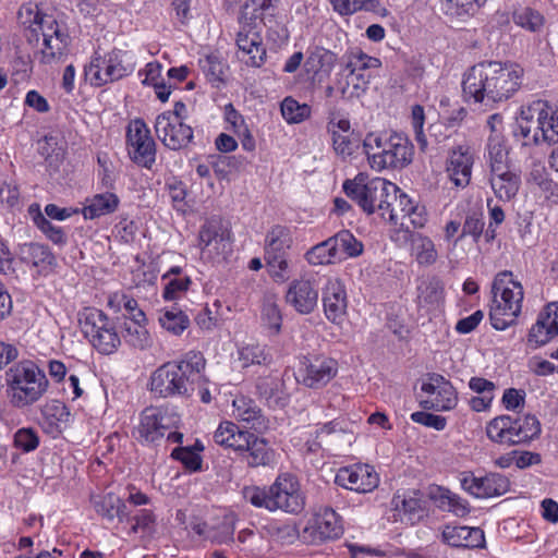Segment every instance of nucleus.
<instances>
[{
	"instance_id": "774afa93",
	"label": "nucleus",
	"mask_w": 558,
	"mask_h": 558,
	"mask_svg": "<svg viewBox=\"0 0 558 558\" xmlns=\"http://www.w3.org/2000/svg\"><path fill=\"white\" fill-rule=\"evenodd\" d=\"M190 284V277L169 279L163 290V298L168 301L175 300L189 289Z\"/></svg>"
},
{
	"instance_id": "13d9d810",
	"label": "nucleus",
	"mask_w": 558,
	"mask_h": 558,
	"mask_svg": "<svg viewBox=\"0 0 558 558\" xmlns=\"http://www.w3.org/2000/svg\"><path fill=\"white\" fill-rule=\"evenodd\" d=\"M134 524L131 526V533H142L151 535L156 527V515L149 509L140 510L133 518Z\"/></svg>"
},
{
	"instance_id": "c756f323",
	"label": "nucleus",
	"mask_w": 558,
	"mask_h": 558,
	"mask_svg": "<svg viewBox=\"0 0 558 558\" xmlns=\"http://www.w3.org/2000/svg\"><path fill=\"white\" fill-rule=\"evenodd\" d=\"M311 529L320 539L337 538L343 531L339 515L329 507L320 508L314 514Z\"/></svg>"
},
{
	"instance_id": "8fccbe9b",
	"label": "nucleus",
	"mask_w": 558,
	"mask_h": 558,
	"mask_svg": "<svg viewBox=\"0 0 558 558\" xmlns=\"http://www.w3.org/2000/svg\"><path fill=\"white\" fill-rule=\"evenodd\" d=\"M534 112L522 111L521 120L519 121L518 130L514 132L515 136L523 140V145L539 144L541 137L537 125L532 121Z\"/></svg>"
},
{
	"instance_id": "72a5a7b5",
	"label": "nucleus",
	"mask_w": 558,
	"mask_h": 558,
	"mask_svg": "<svg viewBox=\"0 0 558 558\" xmlns=\"http://www.w3.org/2000/svg\"><path fill=\"white\" fill-rule=\"evenodd\" d=\"M247 451L246 463L251 468L268 466L275 462L276 453L268 442L251 434L250 445L245 447Z\"/></svg>"
},
{
	"instance_id": "69168bd1",
	"label": "nucleus",
	"mask_w": 558,
	"mask_h": 558,
	"mask_svg": "<svg viewBox=\"0 0 558 558\" xmlns=\"http://www.w3.org/2000/svg\"><path fill=\"white\" fill-rule=\"evenodd\" d=\"M484 220L481 215L472 214L466 216L462 227V232L458 240L471 235L475 242L481 238L484 230Z\"/></svg>"
},
{
	"instance_id": "2f4dec72",
	"label": "nucleus",
	"mask_w": 558,
	"mask_h": 558,
	"mask_svg": "<svg viewBox=\"0 0 558 558\" xmlns=\"http://www.w3.org/2000/svg\"><path fill=\"white\" fill-rule=\"evenodd\" d=\"M90 500L95 511L108 521H122L128 514L125 502L113 493L93 495Z\"/></svg>"
},
{
	"instance_id": "5701e85b",
	"label": "nucleus",
	"mask_w": 558,
	"mask_h": 558,
	"mask_svg": "<svg viewBox=\"0 0 558 558\" xmlns=\"http://www.w3.org/2000/svg\"><path fill=\"white\" fill-rule=\"evenodd\" d=\"M323 305L326 317L339 324L347 313V292L344 284L338 278H329L323 289Z\"/></svg>"
},
{
	"instance_id": "412c9836",
	"label": "nucleus",
	"mask_w": 558,
	"mask_h": 558,
	"mask_svg": "<svg viewBox=\"0 0 558 558\" xmlns=\"http://www.w3.org/2000/svg\"><path fill=\"white\" fill-rule=\"evenodd\" d=\"M474 155L466 145H459L450 150L446 171L450 181L457 187H465L471 182Z\"/></svg>"
},
{
	"instance_id": "393cba45",
	"label": "nucleus",
	"mask_w": 558,
	"mask_h": 558,
	"mask_svg": "<svg viewBox=\"0 0 558 558\" xmlns=\"http://www.w3.org/2000/svg\"><path fill=\"white\" fill-rule=\"evenodd\" d=\"M441 537L451 547L474 549L485 546L484 531L480 527L446 525Z\"/></svg>"
},
{
	"instance_id": "7ed1b4c3",
	"label": "nucleus",
	"mask_w": 558,
	"mask_h": 558,
	"mask_svg": "<svg viewBox=\"0 0 558 558\" xmlns=\"http://www.w3.org/2000/svg\"><path fill=\"white\" fill-rule=\"evenodd\" d=\"M242 494L244 499L254 507L269 511L300 513L305 506L299 481L290 473L278 475L269 487L246 486Z\"/></svg>"
},
{
	"instance_id": "ea45409f",
	"label": "nucleus",
	"mask_w": 558,
	"mask_h": 558,
	"mask_svg": "<svg viewBox=\"0 0 558 558\" xmlns=\"http://www.w3.org/2000/svg\"><path fill=\"white\" fill-rule=\"evenodd\" d=\"M158 320L165 330L174 336H180L190 326L189 316L175 306L163 311Z\"/></svg>"
},
{
	"instance_id": "1a4fd4ad",
	"label": "nucleus",
	"mask_w": 558,
	"mask_h": 558,
	"mask_svg": "<svg viewBox=\"0 0 558 558\" xmlns=\"http://www.w3.org/2000/svg\"><path fill=\"white\" fill-rule=\"evenodd\" d=\"M541 433V424L534 415L513 417L501 415L486 426L487 437L500 445L514 446L529 442Z\"/></svg>"
},
{
	"instance_id": "c03bdc74",
	"label": "nucleus",
	"mask_w": 558,
	"mask_h": 558,
	"mask_svg": "<svg viewBox=\"0 0 558 558\" xmlns=\"http://www.w3.org/2000/svg\"><path fill=\"white\" fill-rule=\"evenodd\" d=\"M436 498L439 502V508L452 512L457 517H464L470 512L468 501L447 488H438V496Z\"/></svg>"
},
{
	"instance_id": "b1692460",
	"label": "nucleus",
	"mask_w": 558,
	"mask_h": 558,
	"mask_svg": "<svg viewBox=\"0 0 558 558\" xmlns=\"http://www.w3.org/2000/svg\"><path fill=\"white\" fill-rule=\"evenodd\" d=\"M527 112L537 113L536 125L541 142L547 144L558 143V109H554L546 101H534Z\"/></svg>"
},
{
	"instance_id": "6e6552de",
	"label": "nucleus",
	"mask_w": 558,
	"mask_h": 558,
	"mask_svg": "<svg viewBox=\"0 0 558 558\" xmlns=\"http://www.w3.org/2000/svg\"><path fill=\"white\" fill-rule=\"evenodd\" d=\"M494 305L489 312L492 326L505 330L511 326L522 310L523 287L513 280L511 271L499 272L493 283Z\"/></svg>"
},
{
	"instance_id": "338daca9",
	"label": "nucleus",
	"mask_w": 558,
	"mask_h": 558,
	"mask_svg": "<svg viewBox=\"0 0 558 558\" xmlns=\"http://www.w3.org/2000/svg\"><path fill=\"white\" fill-rule=\"evenodd\" d=\"M262 317L270 329L275 332L280 331L282 317L277 304L266 301L263 305Z\"/></svg>"
},
{
	"instance_id": "9b49d317",
	"label": "nucleus",
	"mask_w": 558,
	"mask_h": 558,
	"mask_svg": "<svg viewBox=\"0 0 558 558\" xmlns=\"http://www.w3.org/2000/svg\"><path fill=\"white\" fill-rule=\"evenodd\" d=\"M293 239L289 228L276 225L265 236L264 259L269 275L277 282H284L291 276L289 250Z\"/></svg>"
},
{
	"instance_id": "4be33fe9",
	"label": "nucleus",
	"mask_w": 558,
	"mask_h": 558,
	"mask_svg": "<svg viewBox=\"0 0 558 558\" xmlns=\"http://www.w3.org/2000/svg\"><path fill=\"white\" fill-rule=\"evenodd\" d=\"M286 300L298 313H312L318 302V289L315 286V280L305 278L293 280L287 291Z\"/></svg>"
},
{
	"instance_id": "0eeeda50",
	"label": "nucleus",
	"mask_w": 558,
	"mask_h": 558,
	"mask_svg": "<svg viewBox=\"0 0 558 558\" xmlns=\"http://www.w3.org/2000/svg\"><path fill=\"white\" fill-rule=\"evenodd\" d=\"M343 191L364 213H378L386 219L389 206L393 205L392 201H397L399 187L383 178L366 181L363 174H359L353 180L344 181Z\"/></svg>"
},
{
	"instance_id": "e2e57ef3",
	"label": "nucleus",
	"mask_w": 558,
	"mask_h": 558,
	"mask_svg": "<svg viewBox=\"0 0 558 558\" xmlns=\"http://www.w3.org/2000/svg\"><path fill=\"white\" fill-rule=\"evenodd\" d=\"M199 63L208 81L213 83L222 82L225 73L223 64L217 57L207 56L205 59L201 60Z\"/></svg>"
},
{
	"instance_id": "f3484780",
	"label": "nucleus",
	"mask_w": 558,
	"mask_h": 558,
	"mask_svg": "<svg viewBox=\"0 0 558 558\" xmlns=\"http://www.w3.org/2000/svg\"><path fill=\"white\" fill-rule=\"evenodd\" d=\"M336 484L356 493H369L379 484V476L369 464H353L341 468L335 478Z\"/></svg>"
},
{
	"instance_id": "f8f14e48",
	"label": "nucleus",
	"mask_w": 558,
	"mask_h": 558,
	"mask_svg": "<svg viewBox=\"0 0 558 558\" xmlns=\"http://www.w3.org/2000/svg\"><path fill=\"white\" fill-rule=\"evenodd\" d=\"M82 332L92 345L101 354H112L121 340L113 324L100 310L88 307L80 314Z\"/></svg>"
},
{
	"instance_id": "de8ad7c7",
	"label": "nucleus",
	"mask_w": 558,
	"mask_h": 558,
	"mask_svg": "<svg viewBox=\"0 0 558 558\" xmlns=\"http://www.w3.org/2000/svg\"><path fill=\"white\" fill-rule=\"evenodd\" d=\"M337 255L344 253L348 257H356L363 253V244L350 231L342 230L331 236Z\"/></svg>"
},
{
	"instance_id": "c9c22d12",
	"label": "nucleus",
	"mask_w": 558,
	"mask_h": 558,
	"mask_svg": "<svg viewBox=\"0 0 558 558\" xmlns=\"http://www.w3.org/2000/svg\"><path fill=\"white\" fill-rule=\"evenodd\" d=\"M233 415L236 420L251 424L252 427H259L264 424L262 410L255 401L244 396L233 400Z\"/></svg>"
},
{
	"instance_id": "79ce46f5",
	"label": "nucleus",
	"mask_w": 558,
	"mask_h": 558,
	"mask_svg": "<svg viewBox=\"0 0 558 558\" xmlns=\"http://www.w3.org/2000/svg\"><path fill=\"white\" fill-rule=\"evenodd\" d=\"M305 259L310 265L324 266L329 265L338 258L331 238L314 245L305 253Z\"/></svg>"
},
{
	"instance_id": "9d476101",
	"label": "nucleus",
	"mask_w": 558,
	"mask_h": 558,
	"mask_svg": "<svg viewBox=\"0 0 558 558\" xmlns=\"http://www.w3.org/2000/svg\"><path fill=\"white\" fill-rule=\"evenodd\" d=\"M180 415L170 407H147L133 428V437L142 445H158L169 429L178 428Z\"/></svg>"
},
{
	"instance_id": "a18cd8bd",
	"label": "nucleus",
	"mask_w": 558,
	"mask_h": 558,
	"mask_svg": "<svg viewBox=\"0 0 558 558\" xmlns=\"http://www.w3.org/2000/svg\"><path fill=\"white\" fill-rule=\"evenodd\" d=\"M238 356L242 367H248L255 364H267L271 360V356L266 351V348L258 343L245 344L241 347L238 350Z\"/></svg>"
},
{
	"instance_id": "ddd939ff",
	"label": "nucleus",
	"mask_w": 558,
	"mask_h": 558,
	"mask_svg": "<svg viewBox=\"0 0 558 558\" xmlns=\"http://www.w3.org/2000/svg\"><path fill=\"white\" fill-rule=\"evenodd\" d=\"M126 148L131 160L150 169L156 160V143L150 130L141 119L132 120L126 130Z\"/></svg>"
},
{
	"instance_id": "58836bf2",
	"label": "nucleus",
	"mask_w": 558,
	"mask_h": 558,
	"mask_svg": "<svg viewBox=\"0 0 558 558\" xmlns=\"http://www.w3.org/2000/svg\"><path fill=\"white\" fill-rule=\"evenodd\" d=\"M442 287L439 281H429L418 287L417 303L421 308L436 311L442 302Z\"/></svg>"
},
{
	"instance_id": "5fc2aeb1",
	"label": "nucleus",
	"mask_w": 558,
	"mask_h": 558,
	"mask_svg": "<svg viewBox=\"0 0 558 558\" xmlns=\"http://www.w3.org/2000/svg\"><path fill=\"white\" fill-rule=\"evenodd\" d=\"M486 0H444L445 13L452 16L473 14Z\"/></svg>"
},
{
	"instance_id": "bb28decb",
	"label": "nucleus",
	"mask_w": 558,
	"mask_h": 558,
	"mask_svg": "<svg viewBox=\"0 0 558 558\" xmlns=\"http://www.w3.org/2000/svg\"><path fill=\"white\" fill-rule=\"evenodd\" d=\"M236 46L239 48L238 56L250 52L251 48L255 49V56L250 57L247 65L259 68L264 64L266 49L263 46L262 37L255 27L243 25L236 35Z\"/></svg>"
},
{
	"instance_id": "bf43d9fd",
	"label": "nucleus",
	"mask_w": 558,
	"mask_h": 558,
	"mask_svg": "<svg viewBox=\"0 0 558 558\" xmlns=\"http://www.w3.org/2000/svg\"><path fill=\"white\" fill-rule=\"evenodd\" d=\"M171 457L181 461L190 472H196L202 469V458L192 447H178L172 450Z\"/></svg>"
},
{
	"instance_id": "6e6d98bb",
	"label": "nucleus",
	"mask_w": 558,
	"mask_h": 558,
	"mask_svg": "<svg viewBox=\"0 0 558 558\" xmlns=\"http://www.w3.org/2000/svg\"><path fill=\"white\" fill-rule=\"evenodd\" d=\"M514 22L530 32H539L544 26V16L538 11L525 8L514 14Z\"/></svg>"
},
{
	"instance_id": "680f3d73",
	"label": "nucleus",
	"mask_w": 558,
	"mask_h": 558,
	"mask_svg": "<svg viewBox=\"0 0 558 558\" xmlns=\"http://www.w3.org/2000/svg\"><path fill=\"white\" fill-rule=\"evenodd\" d=\"M332 146L338 156L345 159L351 156L357 148V141L353 140L350 134H340L333 132Z\"/></svg>"
},
{
	"instance_id": "f03ea898",
	"label": "nucleus",
	"mask_w": 558,
	"mask_h": 558,
	"mask_svg": "<svg viewBox=\"0 0 558 558\" xmlns=\"http://www.w3.org/2000/svg\"><path fill=\"white\" fill-rule=\"evenodd\" d=\"M205 359L201 352L190 351L178 362H167L150 376V390L159 397L190 396L202 378Z\"/></svg>"
},
{
	"instance_id": "a19ab883",
	"label": "nucleus",
	"mask_w": 558,
	"mask_h": 558,
	"mask_svg": "<svg viewBox=\"0 0 558 558\" xmlns=\"http://www.w3.org/2000/svg\"><path fill=\"white\" fill-rule=\"evenodd\" d=\"M29 213L36 227L54 244L63 245L66 243V235L62 228L52 225L39 210L38 205H31Z\"/></svg>"
},
{
	"instance_id": "37998d69",
	"label": "nucleus",
	"mask_w": 558,
	"mask_h": 558,
	"mask_svg": "<svg viewBox=\"0 0 558 558\" xmlns=\"http://www.w3.org/2000/svg\"><path fill=\"white\" fill-rule=\"evenodd\" d=\"M282 118L289 124H299L311 117L312 109L307 104H300L293 97H286L280 105Z\"/></svg>"
},
{
	"instance_id": "f704fd0d",
	"label": "nucleus",
	"mask_w": 558,
	"mask_h": 558,
	"mask_svg": "<svg viewBox=\"0 0 558 558\" xmlns=\"http://www.w3.org/2000/svg\"><path fill=\"white\" fill-rule=\"evenodd\" d=\"M119 205V198L113 193H102L93 196L88 204L83 208V215L86 219H95L113 213Z\"/></svg>"
},
{
	"instance_id": "4d7b16f0",
	"label": "nucleus",
	"mask_w": 558,
	"mask_h": 558,
	"mask_svg": "<svg viewBox=\"0 0 558 558\" xmlns=\"http://www.w3.org/2000/svg\"><path fill=\"white\" fill-rule=\"evenodd\" d=\"M202 253L213 259L226 258L232 252L231 235L213 240L211 243L198 245Z\"/></svg>"
},
{
	"instance_id": "4468645a",
	"label": "nucleus",
	"mask_w": 558,
	"mask_h": 558,
	"mask_svg": "<svg viewBox=\"0 0 558 558\" xmlns=\"http://www.w3.org/2000/svg\"><path fill=\"white\" fill-rule=\"evenodd\" d=\"M338 372L337 361L324 355L303 356L300 361L295 378L299 384L319 389L326 386Z\"/></svg>"
},
{
	"instance_id": "c85d7f7f",
	"label": "nucleus",
	"mask_w": 558,
	"mask_h": 558,
	"mask_svg": "<svg viewBox=\"0 0 558 558\" xmlns=\"http://www.w3.org/2000/svg\"><path fill=\"white\" fill-rule=\"evenodd\" d=\"M251 434L240 428L233 422H222L214 433V440L217 445L231 448L234 451H244L250 445Z\"/></svg>"
},
{
	"instance_id": "7c9ffc66",
	"label": "nucleus",
	"mask_w": 558,
	"mask_h": 558,
	"mask_svg": "<svg viewBox=\"0 0 558 558\" xmlns=\"http://www.w3.org/2000/svg\"><path fill=\"white\" fill-rule=\"evenodd\" d=\"M283 381L276 375L260 376L256 380V390L271 408L284 407L287 395L283 391Z\"/></svg>"
},
{
	"instance_id": "473e14b6",
	"label": "nucleus",
	"mask_w": 558,
	"mask_h": 558,
	"mask_svg": "<svg viewBox=\"0 0 558 558\" xmlns=\"http://www.w3.org/2000/svg\"><path fill=\"white\" fill-rule=\"evenodd\" d=\"M22 259L38 269V272L49 270L56 263L50 250L39 243H28L21 247Z\"/></svg>"
},
{
	"instance_id": "6ab92c4d",
	"label": "nucleus",
	"mask_w": 558,
	"mask_h": 558,
	"mask_svg": "<svg viewBox=\"0 0 558 558\" xmlns=\"http://www.w3.org/2000/svg\"><path fill=\"white\" fill-rule=\"evenodd\" d=\"M155 131L163 145L173 150L185 147L193 138L192 128L170 116H158Z\"/></svg>"
},
{
	"instance_id": "423d86ee",
	"label": "nucleus",
	"mask_w": 558,
	"mask_h": 558,
	"mask_svg": "<svg viewBox=\"0 0 558 558\" xmlns=\"http://www.w3.org/2000/svg\"><path fill=\"white\" fill-rule=\"evenodd\" d=\"M363 147L372 169H402L413 159L414 148L403 134H368L364 138Z\"/></svg>"
},
{
	"instance_id": "09e8293b",
	"label": "nucleus",
	"mask_w": 558,
	"mask_h": 558,
	"mask_svg": "<svg viewBox=\"0 0 558 558\" xmlns=\"http://www.w3.org/2000/svg\"><path fill=\"white\" fill-rule=\"evenodd\" d=\"M231 235L230 230L219 217H213L205 221L198 233V245L211 243L213 240Z\"/></svg>"
},
{
	"instance_id": "0e129e2a",
	"label": "nucleus",
	"mask_w": 558,
	"mask_h": 558,
	"mask_svg": "<svg viewBox=\"0 0 558 558\" xmlns=\"http://www.w3.org/2000/svg\"><path fill=\"white\" fill-rule=\"evenodd\" d=\"M39 438L32 428H21L14 435L15 447L25 452L35 450L38 447Z\"/></svg>"
},
{
	"instance_id": "052dcab7",
	"label": "nucleus",
	"mask_w": 558,
	"mask_h": 558,
	"mask_svg": "<svg viewBox=\"0 0 558 558\" xmlns=\"http://www.w3.org/2000/svg\"><path fill=\"white\" fill-rule=\"evenodd\" d=\"M39 153L48 161L49 166L57 165L59 157L63 156V149L58 145V140L53 135H46L39 143Z\"/></svg>"
},
{
	"instance_id": "20e7f679",
	"label": "nucleus",
	"mask_w": 558,
	"mask_h": 558,
	"mask_svg": "<svg viewBox=\"0 0 558 558\" xmlns=\"http://www.w3.org/2000/svg\"><path fill=\"white\" fill-rule=\"evenodd\" d=\"M4 380L7 398L16 409L27 408L39 401L49 386L45 372L29 360L11 365L4 373Z\"/></svg>"
},
{
	"instance_id": "603ef678",
	"label": "nucleus",
	"mask_w": 558,
	"mask_h": 558,
	"mask_svg": "<svg viewBox=\"0 0 558 558\" xmlns=\"http://www.w3.org/2000/svg\"><path fill=\"white\" fill-rule=\"evenodd\" d=\"M124 340L132 347L144 350L150 347L151 339L144 325L124 324Z\"/></svg>"
},
{
	"instance_id": "e433bc0d",
	"label": "nucleus",
	"mask_w": 558,
	"mask_h": 558,
	"mask_svg": "<svg viewBox=\"0 0 558 558\" xmlns=\"http://www.w3.org/2000/svg\"><path fill=\"white\" fill-rule=\"evenodd\" d=\"M347 72L344 83L338 81L339 92L343 99L357 98L366 90L371 75L362 72Z\"/></svg>"
},
{
	"instance_id": "dca6fc26",
	"label": "nucleus",
	"mask_w": 558,
	"mask_h": 558,
	"mask_svg": "<svg viewBox=\"0 0 558 558\" xmlns=\"http://www.w3.org/2000/svg\"><path fill=\"white\" fill-rule=\"evenodd\" d=\"M422 392L426 395L421 399L425 409L448 411L456 407L458 398L453 386L440 375H433L427 383H423Z\"/></svg>"
},
{
	"instance_id": "864d4df0",
	"label": "nucleus",
	"mask_w": 558,
	"mask_h": 558,
	"mask_svg": "<svg viewBox=\"0 0 558 558\" xmlns=\"http://www.w3.org/2000/svg\"><path fill=\"white\" fill-rule=\"evenodd\" d=\"M336 62V54L327 49L316 47L308 56L305 65L308 71H329Z\"/></svg>"
},
{
	"instance_id": "2eb2a0df",
	"label": "nucleus",
	"mask_w": 558,
	"mask_h": 558,
	"mask_svg": "<svg viewBox=\"0 0 558 558\" xmlns=\"http://www.w3.org/2000/svg\"><path fill=\"white\" fill-rule=\"evenodd\" d=\"M121 50H112L105 56H95L85 68V75L95 86H102L126 76L131 70L123 64Z\"/></svg>"
},
{
	"instance_id": "cd10ccee",
	"label": "nucleus",
	"mask_w": 558,
	"mask_h": 558,
	"mask_svg": "<svg viewBox=\"0 0 558 558\" xmlns=\"http://www.w3.org/2000/svg\"><path fill=\"white\" fill-rule=\"evenodd\" d=\"M489 183L498 199L509 202L518 194L521 185V178L508 167L498 171H490Z\"/></svg>"
},
{
	"instance_id": "f257e3e1",
	"label": "nucleus",
	"mask_w": 558,
	"mask_h": 558,
	"mask_svg": "<svg viewBox=\"0 0 558 558\" xmlns=\"http://www.w3.org/2000/svg\"><path fill=\"white\" fill-rule=\"evenodd\" d=\"M524 71L513 62H481L463 77L462 89L475 102H500L512 97L522 84Z\"/></svg>"
},
{
	"instance_id": "aec40b11",
	"label": "nucleus",
	"mask_w": 558,
	"mask_h": 558,
	"mask_svg": "<svg viewBox=\"0 0 558 558\" xmlns=\"http://www.w3.org/2000/svg\"><path fill=\"white\" fill-rule=\"evenodd\" d=\"M558 336V301L546 305L527 335V344L534 349L545 345Z\"/></svg>"
},
{
	"instance_id": "a211bd4d",
	"label": "nucleus",
	"mask_w": 558,
	"mask_h": 558,
	"mask_svg": "<svg viewBox=\"0 0 558 558\" xmlns=\"http://www.w3.org/2000/svg\"><path fill=\"white\" fill-rule=\"evenodd\" d=\"M460 483L464 490L476 498L501 496L510 488L509 480L498 473H489L480 477L472 473H464L460 478Z\"/></svg>"
},
{
	"instance_id": "3c124183",
	"label": "nucleus",
	"mask_w": 558,
	"mask_h": 558,
	"mask_svg": "<svg viewBox=\"0 0 558 558\" xmlns=\"http://www.w3.org/2000/svg\"><path fill=\"white\" fill-rule=\"evenodd\" d=\"M381 65L379 59L371 57L361 50L351 51L348 56L345 71L362 72L371 69H378Z\"/></svg>"
},
{
	"instance_id": "49530a36",
	"label": "nucleus",
	"mask_w": 558,
	"mask_h": 558,
	"mask_svg": "<svg viewBox=\"0 0 558 558\" xmlns=\"http://www.w3.org/2000/svg\"><path fill=\"white\" fill-rule=\"evenodd\" d=\"M487 154L490 171L508 168V150L502 138L496 134L488 138Z\"/></svg>"
},
{
	"instance_id": "4c0bfd02",
	"label": "nucleus",
	"mask_w": 558,
	"mask_h": 558,
	"mask_svg": "<svg viewBox=\"0 0 558 558\" xmlns=\"http://www.w3.org/2000/svg\"><path fill=\"white\" fill-rule=\"evenodd\" d=\"M396 202L398 203V207H400V211H397V207L395 205L389 206L385 220L390 221L395 226H400L401 229L398 232H402L409 230L407 219L410 216L411 207H415L416 203L400 191L397 193Z\"/></svg>"
},
{
	"instance_id": "39448f33",
	"label": "nucleus",
	"mask_w": 558,
	"mask_h": 558,
	"mask_svg": "<svg viewBox=\"0 0 558 558\" xmlns=\"http://www.w3.org/2000/svg\"><path fill=\"white\" fill-rule=\"evenodd\" d=\"M20 15L26 17L24 23H29V31L36 40L39 37L43 39V47L38 52L41 63L58 62L66 54L70 37L52 15L41 13L37 7L32 5L23 7Z\"/></svg>"
},
{
	"instance_id": "a878e982",
	"label": "nucleus",
	"mask_w": 558,
	"mask_h": 558,
	"mask_svg": "<svg viewBox=\"0 0 558 558\" xmlns=\"http://www.w3.org/2000/svg\"><path fill=\"white\" fill-rule=\"evenodd\" d=\"M393 239L396 241H410L411 254L420 265H433L438 258V253L434 242L430 238L422 233L405 230L402 232H396V236H393Z\"/></svg>"
}]
</instances>
